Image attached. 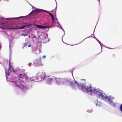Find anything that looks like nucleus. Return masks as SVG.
<instances>
[{
	"instance_id": "obj_18",
	"label": "nucleus",
	"mask_w": 122,
	"mask_h": 122,
	"mask_svg": "<svg viewBox=\"0 0 122 122\" xmlns=\"http://www.w3.org/2000/svg\"><path fill=\"white\" fill-rule=\"evenodd\" d=\"M19 76L21 77L22 76H21V74H20Z\"/></svg>"
},
{
	"instance_id": "obj_6",
	"label": "nucleus",
	"mask_w": 122,
	"mask_h": 122,
	"mask_svg": "<svg viewBox=\"0 0 122 122\" xmlns=\"http://www.w3.org/2000/svg\"><path fill=\"white\" fill-rule=\"evenodd\" d=\"M13 82L16 83L14 84L17 87L16 88V90L17 91H20L21 90V89L19 87V85L20 83L19 82H17V81H13Z\"/></svg>"
},
{
	"instance_id": "obj_5",
	"label": "nucleus",
	"mask_w": 122,
	"mask_h": 122,
	"mask_svg": "<svg viewBox=\"0 0 122 122\" xmlns=\"http://www.w3.org/2000/svg\"><path fill=\"white\" fill-rule=\"evenodd\" d=\"M56 79L55 82L57 84L59 85H62L64 83L63 80L60 78H57L56 77Z\"/></svg>"
},
{
	"instance_id": "obj_14",
	"label": "nucleus",
	"mask_w": 122,
	"mask_h": 122,
	"mask_svg": "<svg viewBox=\"0 0 122 122\" xmlns=\"http://www.w3.org/2000/svg\"><path fill=\"white\" fill-rule=\"evenodd\" d=\"M52 21V23H53L54 22V18H51Z\"/></svg>"
},
{
	"instance_id": "obj_28",
	"label": "nucleus",
	"mask_w": 122,
	"mask_h": 122,
	"mask_svg": "<svg viewBox=\"0 0 122 122\" xmlns=\"http://www.w3.org/2000/svg\"><path fill=\"white\" fill-rule=\"evenodd\" d=\"M31 78H30V80H31Z\"/></svg>"
},
{
	"instance_id": "obj_22",
	"label": "nucleus",
	"mask_w": 122,
	"mask_h": 122,
	"mask_svg": "<svg viewBox=\"0 0 122 122\" xmlns=\"http://www.w3.org/2000/svg\"><path fill=\"white\" fill-rule=\"evenodd\" d=\"M39 50H38V49H37V50H36V51H39Z\"/></svg>"
},
{
	"instance_id": "obj_2",
	"label": "nucleus",
	"mask_w": 122,
	"mask_h": 122,
	"mask_svg": "<svg viewBox=\"0 0 122 122\" xmlns=\"http://www.w3.org/2000/svg\"><path fill=\"white\" fill-rule=\"evenodd\" d=\"M39 80H41L44 79L45 77V73L42 71L39 72L36 75Z\"/></svg>"
},
{
	"instance_id": "obj_17",
	"label": "nucleus",
	"mask_w": 122,
	"mask_h": 122,
	"mask_svg": "<svg viewBox=\"0 0 122 122\" xmlns=\"http://www.w3.org/2000/svg\"><path fill=\"white\" fill-rule=\"evenodd\" d=\"M16 29L15 28H10L9 29H10V30H12V29Z\"/></svg>"
},
{
	"instance_id": "obj_12",
	"label": "nucleus",
	"mask_w": 122,
	"mask_h": 122,
	"mask_svg": "<svg viewBox=\"0 0 122 122\" xmlns=\"http://www.w3.org/2000/svg\"><path fill=\"white\" fill-rule=\"evenodd\" d=\"M51 16V18H54V15H52L51 13H49V14Z\"/></svg>"
},
{
	"instance_id": "obj_21",
	"label": "nucleus",
	"mask_w": 122,
	"mask_h": 122,
	"mask_svg": "<svg viewBox=\"0 0 122 122\" xmlns=\"http://www.w3.org/2000/svg\"><path fill=\"white\" fill-rule=\"evenodd\" d=\"M31 46L30 45H29L28 46V47H30Z\"/></svg>"
},
{
	"instance_id": "obj_26",
	"label": "nucleus",
	"mask_w": 122,
	"mask_h": 122,
	"mask_svg": "<svg viewBox=\"0 0 122 122\" xmlns=\"http://www.w3.org/2000/svg\"><path fill=\"white\" fill-rule=\"evenodd\" d=\"M31 80V81H33V80Z\"/></svg>"
},
{
	"instance_id": "obj_1",
	"label": "nucleus",
	"mask_w": 122,
	"mask_h": 122,
	"mask_svg": "<svg viewBox=\"0 0 122 122\" xmlns=\"http://www.w3.org/2000/svg\"><path fill=\"white\" fill-rule=\"evenodd\" d=\"M70 85L75 90H76V88H77L80 90H82L84 92H90L91 95L94 93H97L98 91V90L96 88L92 87L90 85H89L86 87L85 86L82 87L81 85L77 83L75 80L74 81V85L73 82H71Z\"/></svg>"
},
{
	"instance_id": "obj_27",
	"label": "nucleus",
	"mask_w": 122,
	"mask_h": 122,
	"mask_svg": "<svg viewBox=\"0 0 122 122\" xmlns=\"http://www.w3.org/2000/svg\"><path fill=\"white\" fill-rule=\"evenodd\" d=\"M25 44V43H24V44Z\"/></svg>"
},
{
	"instance_id": "obj_19",
	"label": "nucleus",
	"mask_w": 122,
	"mask_h": 122,
	"mask_svg": "<svg viewBox=\"0 0 122 122\" xmlns=\"http://www.w3.org/2000/svg\"><path fill=\"white\" fill-rule=\"evenodd\" d=\"M43 57L44 58H45L46 57V56H43Z\"/></svg>"
},
{
	"instance_id": "obj_25",
	"label": "nucleus",
	"mask_w": 122,
	"mask_h": 122,
	"mask_svg": "<svg viewBox=\"0 0 122 122\" xmlns=\"http://www.w3.org/2000/svg\"><path fill=\"white\" fill-rule=\"evenodd\" d=\"M84 80L85 81V79H84Z\"/></svg>"
},
{
	"instance_id": "obj_13",
	"label": "nucleus",
	"mask_w": 122,
	"mask_h": 122,
	"mask_svg": "<svg viewBox=\"0 0 122 122\" xmlns=\"http://www.w3.org/2000/svg\"><path fill=\"white\" fill-rule=\"evenodd\" d=\"M120 109L121 111L122 112V104L121 105L120 107Z\"/></svg>"
},
{
	"instance_id": "obj_10",
	"label": "nucleus",
	"mask_w": 122,
	"mask_h": 122,
	"mask_svg": "<svg viewBox=\"0 0 122 122\" xmlns=\"http://www.w3.org/2000/svg\"><path fill=\"white\" fill-rule=\"evenodd\" d=\"M11 68V69H12V71H13V72H14L15 73V71L14 70L13 68V67L10 66V65H9V68Z\"/></svg>"
},
{
	"instance_id": "obj_9",
	"label": "nucleus",
	"mask_w": 122,
	"mask_h": 122,
	"mask_svg": "<svg viewBox=\"0 0 122 122\" xmlns=\"http://www.w3.org/2000/svg\"><path fill=\"white\" fill-rule=\"evenodd\" d=\"M36 26L37 28L40 29L47 28V27L46 26H42L40 25H37Z\"/></svg>"
},
{
	"instance_id": "obj_16",
	"label": "nucleus",
	"mask_w": 122,
	"mask_h": 122,
	"mask_svg": "<svg viewBox=\"0 0 122 122\" xmlns=\"http://www.w3.org/2000/svg\"><path fill=\"white\" fill-rule=\"evenodd\" d=\"M44 11L45 12H46L47 13H48V14H49V13H50L49 12H48V11H47L46 10H44Z\"/></svg>"
},
{
	"instance_id": "obj_11",
	"label": "nucleus",
	"mask_w": 122,
	"mask_h": 122,
	"mask_svg": "<svg viewBox=\"0 0 122 122\" xmlns=\"http://www.w3.org/2000/svg\"><path fill=\"white\" fill-rule=\"evenodd\" d=\"M27 26V25H24L22 26H21L20 28H17V29H23L24 27H25L26 26Z\"/></svg>"
},
{
	"instance_id": "obj_20",
	"label": "nucleus",
	"mask_w": 122,
	"mask_h": 122,
	"mask_svg": "<svg viewBox=\"0 0 122 122\" xmlns=\"http://www.w3.org/2000/svg\"><path fill=\"white\" fill-rule=\"evenodd\" d=\"M108 101H109V102H110V103L111 102V101H110V99H108Z\"/></svg>"
},
{
	"instance_id": "obj_3",
	"label": "nucleus",
	"mask_w": 122,
	"mask_h": 122,
	"mask_svg": "<svg viewBox=\"0 0 122 122\" xmlns=\"http://www.w3.org/2000/svg\"><path fill=\"white\" fill-rule=\"evenodd\" d=\"M56 77L53 76L52 77L48 76L47 78V81L49 84L51 83L52 82H55L56 81Z\"/></svg>"
},
{
	"instance_id": "obj_8",
	"label": "nucleus",
	"mask_w": 122,
	"mask_h": 122,
	"mask_svg": "<svg viewBox=\"0 0 122 122\" xmlns=\"http://www.w3.org/2000/svg\"><path fill=\"white\" fill-rule=\"evenodd\" d=\"M21 78H23V79H25V81H27L28 80V77L26 74L25 73L24 74H22V76Z\"/></svg>"
},
{
	"instance_id": "obj_23",
	"label": "nucleus",
	"mask_w": 122,
	"mask_h": 122,
	"mask_svg": "<svg viewBox=\"0 0 122 122\" xmlns=\"http://www.w3.org/2000/svg\"><path fill=\"white\" fill-rule=\"evenodd\" d=\"M58 24H59V23H58Z\"/></svg>"
},
{
	"instance_id": "obj_15",
	"label": "nucleus",
	"mask_w": 122,
	"mask_h": 122,
	"mask_svg": "<svg viewBox=\"0 0 122 122\" xmlns=\"http://www.w3.org/2000/svg\"><path fill=\"white\" fill-rule=\"evenodd\" d=\"M26 33H25L24 34H23V35H24V36H27V34H26Z\"/></svg>"
},
{
	"instance_id": "obj_24",
	"label": "nucleus",
	"mask_w": 122,
	"mask_h": 122,
	"mask_svg": "<svg viewBox=\"0 0 122 122\" xmlns=\"http://www.w3.org/2000/svg\"><path fill=\"white\" fill-rule=\"evenodd\" d=\"M101 52H99V53H100Z\"/></svg>"
},
{
	"instance_id": "obj_4",
	"label": "nucleus",
	"mask_w": 122,
	"mask_h": 122,
	"mask_svg": "<svg viewBox=\"0 0 122 122\" xmlns=\"http://www.w3.org/2000/svg\"><path fill=\"white\" fill-rule=\"evenodd\" d=\"M106 95L103 93L100 92L97 94V97L98 98H101L102 99H105L106 98Z\"/></svg>"
},
{
	"instance_id": "obj_7",
	"label": "nucleus",
	"mask_w": 122,
	"mask_h": 122,
	"mask_svg": "<svg viewBox=\"0 0 122 122\" xmlns=\"http://www.w3.org/2000/svg\"><path fill=\"white\" fill-rule=\"evenodd\" d=\"M42 10L35 8V9H34L29 14H31L34 12H35L36 13H38L41 12Z\"/></svg>"
}]
</instances>
